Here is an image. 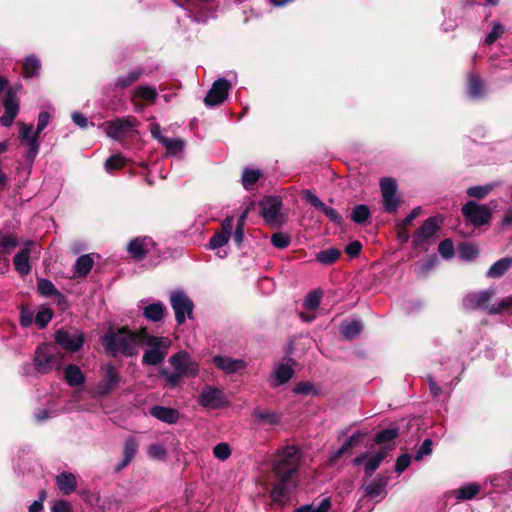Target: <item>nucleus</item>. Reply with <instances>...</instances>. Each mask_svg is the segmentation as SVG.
Returning a JSON list of instances; mask_svg holds the SVG:
<instances>
[{
    "label": "nucleus",
    "mask_w": 512,
    "mask_h": 512,
    "mask_svg": "<svg viewBox=\"0 0 512 512\" xmlns=\"http://www.w3.org/2000/svg\"><path fill=\"white\" fill-rule=\"evenodd\" d=\"M106 353L112 357L121 354L133 357L138 354V348L133 342L132 330L128 326L114 327L110 325L101 338Z\"/></svg>",
    "instance_id": "nucleus-1"
},
{
    "label": "nucleus",
    "mask_w": 512,
    "mask_h": 512,
    "mask_svg": "<svg viewBox=\"0 0 512 512\" xmlns=\"http://www.w3.org/2000/svg\"><path fill=\"white\" fill-rule=\"evenodd\" d=\"M301 457V450L295 445H288L278 450L272 461V472L275 478L297 479Z\"/></svg>",
    "instance_id": "nucleus-2"
},
{
    "label": "nucleus",
    "mask_w": 512,
    "mask_h": 512,
    "mask_svg": "<svg viewBox=\"0 0 512 512\" xmlns=\"http://www.w3.org/2000/svg\"><path fill=\"white\" fill-rule=\"evenodd\" d=\"M258 206L259 214L268 227L278 229L286 223L287 216L282 211L283 204L280 196L266 194L258 202Z\"/></svg>",
    "instance_id": "nucleus-3"
},
{
    "label": "nucleus",
    "mask_w": 512,
    "mask_h": 512,
    "mask_svg": "<svg viewBox=\"0 0 512 512\" xmlns=\"http://www.w3.org/2000/svg\"><path fill=\"white\" fill-rule=\"evenodd\" d=\"M64 354L51 343H44L37 347L34 354V366L37 372L47 374L62 367Z\"/></svg>",
    "instance_id": "nucleus-4"
},
{
    "label": "nucleus",
    "mask_w": 512,
    "mask_h": 512,
    "mask_svg": "<svg viewBox=\"0 0 512 512\" xmlns=\"http://www.w3.org/2000/svg\"><path fill=\"white\" fill-rule=\"evenodd\" d=\"M443 219L438 216L427 218L414 232L412 239V249L419 252H427L432 237L440 230Z\"/></svg>",
    "instance_id": "nucleus-5"
},
{
    "label": "nucleus",
    "mask_w": 512,
    "mask_h": 512,
    "mask_svg": "<svg viewBox=\"0 0 512 512\" xmlns=\"http://www.w3.org/2000/svg\"><path fill=\"white\" fill-rule=\"evenodd\" d=\"M54 342L63 350L75 353L82 349L85 342L84 332L76 328H59L54 332Z\"/></svg>",
    "instance_id": "nucleus-6"
},
{
    "label": "nucleus",
    "mask_w": 512,
    "mask_h": 512,
    "mask_svg": "<svg viewBox=\"0 0 512 512\" xmlns=\"http://www.w3.org/2000/svg\"><path fill=\"white\" fill-rule=\"evenodd\" d=\"M34 127L32 124H20L19 134L21 139L26 141L27 149L25 152L26 165L23 168L27 175L30 174L34 160L39 152L40 142L37 135L33 134Z\"/></svg>",
    "instance_id": "nucleus-7"
},
{
    "label": "nucleus",
    "mask_w": 512,
    "mask_h": 512,
    "mask_svg": "<svg viewBox=\"0 0 512 512\" xmlns=\"http://www.w3.org/2000/svg\"><path fill=\"white\" fill-rule=\"evenodd\" d=\"M138 121L133 116L117 118L116 120L106 121L101 126L108 137L115 140H122L128 133L134 130Z\"/></svg>",
    "instance_id": "nucleus-8"
},
{
    "label": "nucleus",
    "mask_w": 512,
    "mask_h": 512,
    "mask_svg": "<svg viewBox=\"0 0 512 512\" xmlns=\"http://www.w3.org/2000/svg\"><path fill=\"white\" fill-rule=\"evenodd\" d=\"M102 370L101 379L96 386V394L99 397H106L119 387L122 378L117 368L111 363Z\"/></svg>",
    "instance_id": "nucleus-9"
},
{
    "label": "nucleus",
    "mask_w": 512,
    "mask_h": 512,
    "mask_svg": "<svg viewBox=\"0 0 512 512\" xmlns=\"http://www.w3.org/2000/svg\"><path fill=\"white\" fill-rule=\"evenodd\" d=\"M170 302L178 325L184 324L186 318H193L194 303L184 292L172 293Z\"/></svg>",
    "instance_id": "nucleus-10"
},
{
    "label": "nucleus",
    "mask_w": 512,
    "mask_h": 512,
    "mask_svg": "<svg viewBox=\"0 0 512 512\" xmlns=\"http://www.w3.org/2000/svg\"><path fill=\"white\" fill-rule=\"evenodd\" d=\"M462 214L475 227L487 225L492 219L491 210L487 206L480 205L474 201H469L462 207Z\"/></svg>",
    "instance_id": "nucleus-11"
},
{
    "label": "nucleus",
    "mask_w": 512,
    "mask_h": 512,
    "mask_svg": "<svg viewBox=\"0 0 512 512\" xmlns=\"http://www.w3.org/2000/svg\"><path fill=\"white\" fill-rule=\"evenodd\" d=\"M200 406L208 409H219L228 405L223 391L217 387L204 385L198 396Z\"/></svg>",
    "instance_id": "nucleus-12"
},
{
    "label": "nucleus",
    "mask_w": 512,
    "mask_h": 512,
    "mask_svg": "<svg viewBox=\"0 0 512 512\" xmlns=\"http://www.w3.org/2000/svg\"><path fill=\"white\" fill-rule=\"evenodd\" d=\"M169 362L183 377H195L199 373V364L186 351L181 350L173 354L169 358Z\"/></svg>",
    "instance_id": "nucleus-13"
},
{
    "label": "nucleus",
    "mask_w": 512,
    "mask_h": 512,
    "mask_svg": "<svg viewBox=\"0 0 512 512\" xmlns=\"http://www.w3.org/2000/svg\"><path fill=\"white\" fill-rule=\"evenodd\" d=\"M231 89V84L225 78L217 79L213 84L210 90L207 92L204 103L208 107H214L221 103H223L228 97L229 90Z\"/></svg>",
    "instance_id": "nucleus-14"
},
{
    "label": "nucleus",
    "mask_w": 512,
    "mask_h": 512,
    "mask_svg": "<svg viewBox=\"0 0 512 512\" xmlns=\"http://www.w3.org/2000/svg\"><path fill=\"white\" fill-rule=\"evenodd\" d=\"M4 113L0 117V123L5 127H10L19 113L20 101L16 91L10 89L7 91L3 101Z\"/></svg>",
    "instance_id": "nucleus-15"
},
{
    "label": "nucleus",
    "mask_w": 512,
    "mask_h": 512,
    "mask_svg": "<svg viewBox=\"0 0 512 512\" xmlns=\"http://www.w3.org/2000/svg\"><path fill=\"white\" fill-rule=\"evenodd\" d=\"M234 226L233 216H227L221 223V230L216 231L209 240V248L214 250L226 245Z\"/></svg>",
    "instance_id": "nucleus-16"
},
{
    "label": "nucleus",
    "mask_w": 512,
    "mask_h": 512,
    "mask_svg": "<svg viewBox=\"0 0 512 512\" xmlns=\"http://www.w3.org/2000/svg\"><path fill=\"white\" fill-rule=\"evenodd\" d=\"M493 294V290L469 293L463 298V308L465 310H477L480 308L488 310L489 306L487 305V303L489 302Z\"/></svg>",
    "instance_id": "nucleus-17"
},
{
    "label": "nucleus",
    "mask_w": 512,
    "mask_h": 512,
    "mask_svg": "<svg viewBox=\"0 0 512 512\" xmlns=\"http://www.w3.org/2000/svg\"><path fill=\"white\" fill-rule=\"evenodd\" d=\"M213 364L227 374L235 373L246 367L245 361L241 359H232L227 356L216 355L212 358Z\"/></svg>",
    "instance_id": "nucleus-18"
},
{
    "label": "nucleus",
    "mask_w": 512,
    "mask_h": 512,
    "mask_svg": "<svg viewBox=\"0 0 512 512\" xmlns=\"http://www.w3.org/2000/svg\"><path fill=\"white\" fill-rule=\"evenodd\" d=\"M150 415L167 424L177 423L180 417L178 410L159 405L153 406L150 409Z\"/></svg>",
    "instance_id": "nucleus-19"
},
{
    "label": "nucleus",
    "mask_w": 512,
    "mask_h": 512,
    "mask_svg": "<svg viewBox=\"0 0 512 512\" xmlns=\"http://www.w3.org/2000/svg\"><path fill=\"white\" fill-rule=\"evenodd\" d=\"M263 171L257 167L250 166L243 170L241 182L245 190H254L257 188L256 183L263 178Z\"/></svg>",
    "instance_id": "nucleus-20"
},
{
    "label": "nucleus",
    "mask_w": 512,
    "mask_h": 512,
    "mask_svg": "<svg viewBox=\"0 0 512 512\" xmlns=\"http://www.w3.org/2000/svg\"><path fill=\"white\" fill-rule=\"evenodd\" d=\"M56 485L64 495H70L77 488V480L71 472H61L56 476Z\"/></svg>",
    "instance_id": "nucleus-21"
},
{
    "label": "nucleus",
    "mask_w": 512,
    "mask_h": 512,
    "mask_svg": "<svg viewBox=\"0 0 512 512\" xmlns=\"http://www.w3.org/2000/svg\"><path fill=\"white\" fill-rule=\"evenodd\" d=\"M18 245V240L13 234H4L0 231V253H9ZM8 260L0 255V270L8 267Z\"/></svg>",
    "instance_id": "nucleus-22"
},
{
    "label": "nucleus",
    "mask_w": 512,
    "mask_h": 512,
    "mask_svg": "<svg viewBox=\"0 0 512 512\" xmlns=\"http://www.w3.org/2000/svg\"><path fill=\"white\" fill-rule=\"evenodd\" d=\"M291 481L292 480L277 478V482L273 484V487L269 494L273 502L277 504L284 503V499L289 495L288 484Z\"/></svg>",
    "instance_id": "nucleus-23"
},
{
    "label": "nucleus",
    "mask_w": 512,
    "mask_h": 512,
    "mask_svg": "<svg viewBox=\"0 0 512 512\" xmlns=\"http://www.w3.org/2000/svg\"><path fill=\"white\" fill-rule=\"evenodd\" d=\"M146 241V237H136L128 243L127 252L132 256V258L140 261L147 256L148 250L145 248Z\"/></svg>",
    "instance_id": "nucleus-24"
},
{
    "label": "nucleus",
    "mask_w": 512,
    "mask_h": 512,
    "mask_svg": "<svg viewBox=\"0 0 512 512\" xmlns=\"http://www.w3.org/2000/svg\"><path fill=\"white\" fill-rule=\"evenodd\" d=\"M29 259V248L21 249L13 258V264L15 266V269L21 276H26L30 273L31 267Z\"/></svg>",
    "instance_id": "nucleus-25"
},
{
    "label": "nucleus",
    "mask_w": 512,
    "mask_h": 512,
    "mask_svg": "<svg viewBox=\"0 0 512 512\" xmlns=\"http://www.w3.org/2000/svg\"><path fill=\"white\" fill-rule=\"evenodd\" d=\"M64 376L67 384L71 387H77L85 383V375L75 364H69L64 370Z\"/></svg>",
    "instance_id": "nucleus-26"
},
{
    "label": "nucleus",
    "mask_w": 512,
    "mask_h": 512,
    "mask_svg": "<svg viewBox=\"0 0 512 512\" xmlns=\"http://www.w3.org/2000/svg\"><path fill=\"white\" fill-rule=\"evenodd\" d=\"M404 203L402 194H382L381 204L385 213L395 214Z\"/></svg>",
    "instance_id": "nucleus-27"
},
{
    "label": "nucleus",
    "mask_w": 512,
    "mask_h": 512,
    "mask_svg": "<svg viewBox=\"0 0 512 512\" xmlns=\"http://www.w3.org/2000/svg\"><path fill=\"white\" fill-rule=\"evenodd\" d=\"M41 62L35 55H29L25 58L22 65V75L24 78L37 77L40 74Z\"/></svg>",
    "instance_id": "nucleus-28"
},
{
    "label": "nucleus",
    "mask_w": 512,
    "mask_h": 512,
    "mask_svg": "<svg viewBox=\"0 0 512 512\" xmlns=\"http://www.w3.org/2000/svg\"><path fill=\"white\" fill-rule=\"evenodd\" d=\"M387 478L380 476L365 487V494L370 498H377L387 494L385 491Z\"/></svg>",
    "instance_id": "nucleus-29"
},
{
    "label": "nucleus",
    "mask_w": 512,
    "mask_h": 512,
    "mask_svg": "<svg viewBox=\"0 0 512 512\" xmlns=\"http://www.w3.org/2000/svg\"><path fill=\"white\" fill-rule=\"evenodd\" d=\"M512 266V258H502L491 265L487 271V276L490 278L502 277Z\"/></svg>",
    "instance_id": "nucleus-30"
},
{
    "label": "nucleus",
    "mask_w": 512,
    "mask_h": 512,
    "mask_svg": "<svg viewBox=\"0 0 512 512\" xmlns=\"http://www.w3.org/2000/svg\"><path fill=\"white\" fill-rule=\"evenodd\" d=\"M166 354L167 349H163L162 347L148 349L145 351L142 357V363L144 365H159L160 363L163 362Z\"/></svg>",
    "instance_id": "nucleus-31"
},
{
    "label": "nucleus",
    "mask_w": 512,
    "mask_h": 512,
    "mask_svg": "<svg viewBox=\"0 0 512 512\" xmlns=\"http://www.w3.org/2000/svg\"><path fill=\"white\" fill-rule=\"evenodd\" d=\"M94 265L92 257L88 254L81 255L74 264V275L86 277Z\"/></svg>",
    "instance_id": "nucleus-32"
},
{
    "label": "nucleus",
    "mask_w": 512,
    "mask_h": 512,
    "mask_svg": "<svg viewBox=\"0 0 512 512\" xmlns=\"http://www.w3.org/2000/svg\"><path fill=\"white\" fill-rule=\"evenodd\" d=\"M165 310L166 308L164 304L158 301L147 305L144 308L143 315L145 316L146 319L150 321L159 322L163 319Z\"/></svg>",
    "instance_id": "nucleus-33"
},
{
    "label": "nucleus",
    "mask_w": 512,
    "mask_h": 512,
    "mask_svg": "<svg viewBox=\"0 0 512 512\" xmlns=\"http://www.w3.org/2000/svg\"><path fill=\"white\" fill-rule=\"evenodd\" d=\"M252 416L261 424L276 425L280 421V416L275 412L260 407L253 410Z\"/></svg>",
    "instance_id": "nucleus-34"
},
{
    "label": "nucleus",
    "mask_w": 512,
    "mask_h": 512,
    "mask_svg": "<svg viewBox=\"0 0 512 512\" xmlns=\"http://www.w3.org/2000/svg\"><path fill=\"white\" fill-rule=\"evenodd\" d=\"M158 97V92L154 86L150 85H140L138 86L132 94V101L136 98H140L149 103H153Z\"/></svg>",
    "instance_id": "nucleus-35"
},
{
    "label": "nucleus",
    "mask_w": 512,
    "mask_h": 512,
    "mask_svg": "<svg viewBox=\"0 0 512 512\" xmlns=\"http://www.w3.org/2000/svg\"><path fill=\"white\" fill-rule=\"evenodd\" d=\"M363 329V325L360 321L353 320L341 325L340 333L347 340H353L357 338Z\"/></svg>",
    "instance_id": "nucleus-36"
},
{
    "label": "nucleus",
    "mask_w": 512,
    "mask_h": 512,
    "mask_svg": "<svg viewBox=\"0 0 512 512\" xmlns=\"http://www.w3.org/2000/svg\"><path fill=\"white\" fill-rule=\"evenodd\" d=\"M340 255L341 251L338 248L332 247L319 251L315 259L323 265H332L339 259Z\"/></svg>",
    "instance_id": "nucleus-37"
},
{
    "label": "nucleus",
    "mask_w": 512,
    "mask_h": 512,
    "mask_svg": "<svg viewBox=\"0 0 512 512\" xmlns=\"http://www.w3.org/2000/svg\"><path fill=\"white\" fill-rule=\"evenodd\" d=\"M371 217L370 208L365 204H359L352 208L351 220L358 224L363 225L368 222Z\"/></svg>",
    "instance_id": "nucleus-38"
},
{
    "label": "nucleus",
    "mask_w": 512,
    "mask_h": 512,
    "mask_svg": "<svg viewBox=\"0 0 512 512\" xmlns=\"http://www.w3.org/2000/svg\"><path fill=\"white\" fill-rule=\"evenodd\" d=\"M399 434V428L397 426H391L376 433L374 437V442L378 445H382L393 441L399 436Z\"/></svg>",
    "instance_id": "nucleus-39"
},
{
    "label": "nucleus",
    "mask_w": 512,
    "mask_h": 512,
    "mask_svg": "<svg viewBox=\"0 0 512 512\" xmlns=\"http://www.w3.org/2000/svg\"><path fill=\"white\" fill-rule=\"evenodd\" d=\"M481 486L477 483H470L460 487L456 491V498L458 500H471L480 492Z\"/></svg>",
    "instance_id": "nucleus-40"
},
{
    "label": "nucleus",
    "mask_w": 512,
    "mask_h": 512,
    "mask_svg": "<svg viewBox=\"0 0 512 512\" xmlns=\"http://www.w3.org/2000/svg\"><path fill=\"white\" fill-rule=\"evenodd\" d=\"M294 376V370L287 364H280L275 370V384L280 386L287 383Z\"/></svg>",
    "instance_id": "nucleus-41"
},
{
    "label": "nucleus",
    "mask_w": 512,
    "mask_h": 512,
    "mask_svg": "<svg viewBox=\"0 0 512 512\" xmlns=\"http://www.w3.org/2000/svg\"><path fill=\"white\" fill-rule=\"evenodd\" d=\"M37 290L38 292L45 297L51 296H59L63 297L61 293L57 290L55 285L48 279L40 278L37 282Z\"/></svg>",
    "instance_id": "nucleus-42"
},
{
    "label": "nucleus",
    "mask_w": 512,
    "mask_h": 512,
    "mask_svg": "<svg viewBox=\"0 0 512 512\" xmlns=\"http://www.w3.org/2000/svg\"><path fill=\"white\" fill-rule=\"evenodd\" d=\"M332 506L331 499L329 497L324 498L318 506L312 504L302 505L295 509L294 512H328Z\"/></svg>",
    "instance_id": "nucleus-43"
},
{
    "label": "nucleus",
    "mask_w": 512,
    "mask_h": 512,
    "mask_svg": "<svg viewBox=\"0 0 512 512\" xmlns=\"http://www.w3.org/2000/svg\"><path fill=\"white\" fill-rule=\"evenodd\" d=\"M468 93L472 98H479L484 94V86L480 78L470 75L468 80Z\"/></svg>",
    "instance_id": "nucleus-44"
},
{
    "label": "nucleus",
    "mask_w": 512,
    "mask_h": 512,
    "mask_svg": "<svg viewBox=\"0 0 512 512\" xmlns=\"http://www.w3.org/2000/svg\"><path fill=\"white\" fill-rule=\"evenodd\" d=\"M127 164V159L121 154H115L109 157L104 164L105 170L108 173H113L116 170L123 168Z\"/></svg>",
    "instance_id": "nucleus-45"
},
{
    "label": "nucleus",
    "mask_w": 512,
    "mask_h": 512,
    "mask_svg": "<svg viewBox=\"0 0 512 512\" xmlns=\"http://www.w3.org/2000/svg\"><path fill=\"white\" fill-rule=\"evenodd\" d=\"M162 145L166 148L168 154L170 155H179L183 152L185 147V142L182 139H163Z\"/></svg>",
    "instance_id": "nucleus-46"
},
{
    "label": "nucleus",
    "mask_w": 512,
    "mask_h": 512,
    "mask_svg": "<svg viewBox=\"0 0 512 512\" xmlns=\"http://www.w3.org/2000/svg\"><path fill=\"white\" fill-rule=\"evenodd\" d=\"M458 252L460 258L464 260H473L479 254L476 246L470 242H462L458 247Z\"/></svg>",
    "instance_id": "nucleus-47"
},
{
    "label": "nucleus",
    "mask_w": 512,
    "mask_h": 512,
    "mask_svg": "<svg viewBox=\"0 0 512 512\" xmlns=\"http://www.w3.org/2000/svg\"><path fill=\"white\" fill-rule=\"evenodd\" d=\"M141 75H142L141 69H136V70L130 71L127 75L120 76L116 79L115 87L126 88V87L130 86L132 83H134L135 81H137Z\"/></svg>",
    "instance_id": "nucleus-48"
},
{
    "label": "nucleus",
    "mask_w": 512,
    "mask_h": 512,
    "mask_svg": "<svg viewBox=\"0 0 512 512\" xmlns=\"http://www.w3.org/2000/svg\"><path fill=\"white\" fill-rule=\"evenodd\" d=\"M138 452V442L135 438L129 437L125 440L123 446V457L130 462L134 459Z\"/></svg>",
    "instance_id": "nucleus-49"
},
{
    "label": "nucleus",
    "mask_w": 512,
    "mask_h": 512,
    "mask_svg": "<svg viewBox=\"0 0 512 512\" xmlns=\"http://www.w3.org/2000/svg\"><path fill=\"white\" fill-rule=\"evenodd\" d=\"M438 252L444 259H451L455 255L453 241L450 238L442 240L438 245Z\"/></svg>",
    "instance_id": "nucleus-50"
},
{
    "label": "nucleus",
    "mask_w": 512,
    "mask_h": 512,
    "mask_svg": "<svg viewBox=\"0 0 512 512\" xmlns=\"http://www.w3.org/2000/svg\"><path fill=\"white\" fill-rule=\"evenodd\" d=\"M53 317V310L50 308H42L35 316V323L39 328H45Z\"/></svg>",
    "instance_id": "nucleus-51"
},
{
    "label": "nucleus",
    "mask_w": 512,
    "mask_h": 512,
    "mask_svg": "<svg viewBox=\"0 0 512 512\" xmlns=\"http://www.w3.org/2000/svg\"><path fill=\"white\" fill-rule=\"evenodd\" d=\"M291 238L283 232H275L271 236V244L279 249H285L289 246Z\"/></svg>",
    "instance_id": "nucleus-52"
},
{
    "label": "nucleus",
    "mask_w": 512,
    "mask_h": 512,
    "mask_svg": "<svg viewBox=\"0 0 512 512\" xmlns=\"http://www.w3.org/2000/svg\"><path fill=\"white\" fill-rule=\"evenodd\" d=\"M512 308V297H506L500 300L496 305L490 306L488 308V313L490 315L501 314L505 311H508Z\"/></svg>",
    "instance_id": "nucleus-53"
},
{
    "label": "nucleus",
    "mask_w": 512,
    "mask_h": 512,
    "mask_svg": "<svg viewBox=\"0 0 512 512\" xmlns=\"http://www.w3.org/2000/svg\"><path fill=\"white\" fill-rule=\"evenodd\" d=\"M160 374L165 377L166 386L169 388L176 387L180 383L181 378H183L182 374L176 370L174 373H170L166 369H162Z\"/></svg>",
    "instance_id": "nucleus-54"
},
{
    "label": "nucleus",
    "mask_w": 512,
    "mask_h": 512,
    "mask_svg": "<svg viewBox=\"0 0 512 512\" xmlns=\"http://www.w3.org/2000/svg\"><path fill=\"white\" fill-rule=\"evenodd\" d=\"M320 300H321V293L318 291H315V290L311 291L307 294V296L305 298L304 306L308 310H315L316 308H318V306L320 304Z\"/></svg>",
    "instance_id": "nucleus-55"
},
{
    "label": "nucleus",
    "mask_w": 512,
    "mask_h": 512,
    "mask_svg": "<svg viewBox=\"0 0 512 512\" xmlns=\"http://www.w3.org/2000/svg\"><path fill=\"white\" fill-rule=\"evenodd\" d=\"M213 454L217 459L224 461L231 455V449L227 443L221 442L213 448Z\"/></svg>",
    "instance_id": "nucleus-56"
},
{
    "label": "nucleus",
    "mask_w": 512,
    "mask_h": 512,
    "mask_svg": "<svg viewBox=\"0 0 512 512\" xmlns=\"http://www.w3.org/2000/svg\"><path fill=\"white\" fill-rule=\"evenodd\" d=\"M432 445H433V442L431 439L427 438L423 441V443L421 444V446L418 448L415 456H414V459L416 461H420L423 459L424 456H428L432 453Z\"/></svg>",
    "instance_id": "nucleus-57"
},
{
    "label": "nucleus",
    "mask_w": 512,
    "mask_h": 512,
    "mask_svg": "<svg viewBox=\"0 0 512 512\" xmlns=\"http://www.w3.org/2000/svg\"><path fill=\"white\" fill-rule=\"evenodd\" d=\"M503 32V26L500 23L495 22L492 26V30L485 37V43L488 45L493 44Z\"/></svg>",
    "instance_id": "nucleus-58"
},
{
    "label": "nucleus",
    "mask_w": 512,
    "mask_h": 512,
    "mask_svg": "<svg viewBox=\"0 0 512 512\" xmlns=\"http://www.w3.org/2000/svg\"><path fill=\"white\" fill-rule=\"evenodd\" d=\"M295 394L309 395L314 391V385L309 381H300L295 384L292 390Z\"/></svg>",
    "instance_id": "nucleus-59"
},
{
    "label": "nucleus",
    "mask_w": 512,
    "mask_h": 512,
    "mask_svg": "<svg viewBox=\"0 0 512 512\" xmlns=\"http://www.w3.org/2000/svg\"><path fill=\"white\" fill-rule=\"evenodd\" d=\"M366 435L365 432L357 431L344 442V445L351 451L364 440Z\"/></svg>",
    "instance_id": "nucleus-60"
},
{
    "label": "nucleus",
    "mask_w": 512,
    "mask_h": 512,
    "mask_svg": "<svg viewBox=\"0 0 512 512\" xmlns=\"http://www.w3.org/2000/svg\"><path fill=\"white\" fill-rule=\"evenodd\" d=\"M141 343L151 347V349H154L157 347H162L163 349L168 348V345L164 342L163 338L153 336L150 334L147 337H145V339Z\"/></svg>",
    "instance_id": "nucleus-61"
},
{
    "label": "nucleus",
    "mask_w": 512,
    "mask_h": 512,
    "mask_svg": "<svg viewBox=\"0 0 512 512\" xmlns=\"http://www.w3.org/2000/svg\"><path fill=\"white\" fill-rule=\"evenodd\" d=\"M322 212L337 226H342L344 224L343 217L336 209L326 206Z\"/></svg>",
    "instance_id": "nucleus-62"
},
{
    "label": "nucleus",
    "mask_w": 512,
    "mask_h": 512,
    "mask_svg": "<svg viewBox=\"0 0 512 512\" xmlns=\"http://www.w3.org/2000/svg\"><path fill=\"white\" fill-rule=\"evenodd\" d=\"M410 463L411 456L408 453L400 455L396 460L395 471L399 474L402 473L409 467Z\"/></svg>",
    "instance_id": "nucleus-63"
},
{
    "label": "nucleus",
    "mask_w": 512,
    "mask_h": 512,
    "mask_svg": "<svg viewBox=\"0 0 512 512\" xmlns=\"http://www.w3.org/2000/svg\"><path fill=\"white\" fill-rule=\"evenodd\" d=\"M380 464L381 462L375 456L369 458L364 466V472L366 477H371L379 468Z\"/></svg>",
    "instance_id": "nucleus-64"
}]
</instances>
